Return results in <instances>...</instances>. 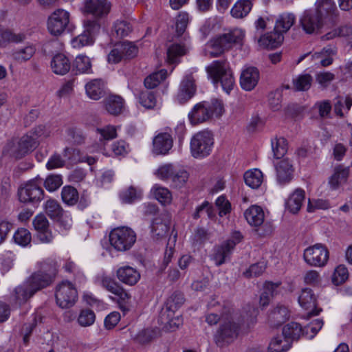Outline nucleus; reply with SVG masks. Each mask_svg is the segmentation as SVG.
Masks as SVG:
<instances>
[{
    "instance_id": "f257e3e1",
    "label": "nucleus",
    "mask_w": 352,
    "mask_h": 352,
    "mask_svg": "<svg viewBox=\"0 0 352 352\" xmlns=\"http://www.w3.org/2000/svg\"><path fill=\"white\" fill-rule=\"evenodd\" d=\"M245 36V31L235 28L228 32L219 34L210 38L205 45L204 54L209 58L218 57L234 46H241Z\"/></svg>"
},
{
    "instance_id": "f03ea898",
    "label": "nucleus",
    "mask_w": 352,
    "mask_h": 352,
    "mask_svg": "<svg viewBox=\"0 0 352 352\" xmlns=\"http://www.w3.org/2000/svg\"><path fill=\"white\" fill-rule=\"evenodd\" d=\"M313 10H305L300 19L303 30L309 34L318 33L324 24V15L333 12L335 6L331 0H320Z\"/></svg>"
},
{
    "instance_id": "7ed1b4c3",
    "label": "nucleus",
    "mask_w": 352,
    "mask_h": 352,
    "mask_svg": "<svg viewBox=\"0 0 352 352\" xmlns=\"http://www.w3.org/2000/svg\"><path fill=\"white\" fill-rule=\"evenodd\" d=\"M208 78L214 86L221 85L222 89L229 93L234 85V78L229 63L225 60L212 61L206 67Z\"/></svg>"
},
{
    "instance_id": "20e7f679",
    "label": "nucleus",
    "mask_w": 352,
    "mask_h": 352,
    "mask_svg": "<svg viewBox=\"0 0 352 352\" xmlns=\"http://www.w3.org/2000/svg\"><path fill=\"white\" fill-rule=\"evenodd\" d=\"M224 105L221 100L212 99L195 104L188 117L193 124L206 122L213 118H220L224 113Z\"/></svg>"
},
{
    "instance_id": "39448f33",
    "label": "nucleus",
    "mask_w": 352,
    "mask_h": 352,
    "mask_svg": "<svg viewBox=\"0 0 352 352\" xmlns=\"http://www.w3.org/2000/svg\"><path fill=\"white\" fill-rule=\"evenodd\" d=\"M222 323L214 336V341L219 347L232 342L237 337L240 323L236 322L238 314L229 313L221 316Z\"/></svg>"
},
{
    "instance_id": "423d86ee",
    "label": "nucleus",
    "mask_w": 352,
    "mask_h": 352,
    "mask_svg": "<svg viewBox=\"0 0 352 352\" xmlns=\"http://www.w3.org/2000/svg\"><path fill=\"white\" fill-rule=\"evenodd\" d=\"M182 302L183 298L180 295L172 296L168 299L160 316L162 322L164 323V328L166 331H175L182 324L183 320L181 315L175 313Z\"/></svg>"
},
{
    "instance_id": "0eeeda50",
    "label": "nucleus",
    "mask_w": 352,
    "mask_h": 352,
    "mask_svg": "<svg viewBox=\"0 0 352 352\" xmlns=\"http://www.w3.org/2000/svg\"><path fill=\"white\" fill-rule=\"evenodd\" d=\"M56 273L57 267L54 262H43L40 263V269L32 273L27 281L35 292H37L51 285Z\"/></svg>"
},
{
    "instance_id": "6e6552de",
    "label": "nucleus",
    "mask_w": 352,
    "mask_h": 352,
    "mask_svg": "<svg viewBox=\"0 0 352 352\" xmlns=\"http://www.w3.org/2000/svg\"><path fill=\"white\" fill-rule=\"evenodd\" d=\"M136 241V234L126 226L113 229L109 234V243L116 250L124 252L130 250Z\"/></svg>"
},
{
    "instance_id": "1a4fd4ad",
    "label": "nucleus",
    "mask_w": 352,
    "mask_h": 352,
    "mask_svg": "<svg viewBox=\"0 0 352 352\" xmlns=\"http://www.w3.org/2000/svg\"><path fill=\"white\" fill-rule=\"evenodd\" d=\"M42 180L35 178L21 185L18 189L19 199L22 203H39L43 198Z\"/></svg>"
},
{
    "instance_id": "9d476101",
    "label": "nucleus",
    "mask_w": 352,
    "mask_h": 352,
    "mask_svg": "<svg viewBox=\"0 0 352 352\" xmlns=\"http://www.w3.org/2000/svg\"><path fill=\"white\" fill-rule=\"evenodd\" d=\"M214 144L212 135L208 131L195 133L190 140V153L195 158L208 156Z\"/></svg>"
},
{
    "instance_id": "9b49d317",
    "label": "nucleus",
    "mask_w": 352,
    "mask_h": 352,
    "mask_svg": "<svg viewBox=\"0 0 352 352\" xmlns=\"http://www.w3.org/2000/svg\"><path fill=\"white\" fill-rule=\"evenodd\" d=\"M55 298L58 307L63 309L70 308L78 300L77 289L71 282L62 281L55 287Z\"/></svg>"
},
{
    "instance_id": "f8f14e48",
    "label": "nucleus",
    "mask_w": 352,
    "mask_h": 352,
    "mask_svg": "<svg viewBox=\"0 0 352 352\" xmlns=\"http://www.w3.org/2000/svg\"><path fill=\"white\" fill-rule=\"evenodd\" d=\"M38 141L32 133L22 136L19 141H10L7 143L3 152L16 157L21 158L26 153L33 151L38 145Z\"/></svg>"
},
{
    "instance_id": "ddd939ff",
    "label": "nucleus",
    "mask_w": 352,
    "mask_h": 352,
    "mask_svg": "<svg viewBox=\"0 0 352 352\" xmlns=\"http://www.w3.org/2000/svg\"><path fill=\"white\" fill-rule=\"evenodd\" d=\"M305 261L314 267H324L329 259V251L321 243H316L307 248L303 254Z\"/></svg>"
},
{
    "instance_id": "4468645a",
    "label": "nucleus",
    "mask_w": 352,
    "mask_h": 352,
    "mask_svg": "<svg viewBox=\"0 0 352 352\" xmlns=\"http://www.w3.org/2000/svg\"><path fill=\"white\" fill-rule=\"evenodd\" d=\"M69 12L63 9H57L47 19V30L54 36L62 34L69 23Z\"/></svg>"
},
{
    "instance_id": "2eb2a0df",
    "label": "nucleus",
    "mask_w": 352,
    "mask_h": 352,
    "mask_svg": "<svg viewBox=\"0 0 352 352\" xmlns=\"http://www.w3.org/2000/svg\"><path fill=\"white\" fill-rule=\"evenodd\" d=\"M138 47L131 42L117 43L108 55V62L118 63L122 60L133 58L138 54Z\"/></svg>"
},
{
    "instance_id": "dca6fc26",
    "label": "nucleus",
    "mask_w": 352,
    "mask_h": 352,
    "mask_svg": "<svg viewBox=\"0 0 352 352\" xmlns=\"http://www.w3.org/2000/svg\"><path fill=\"white\" fill-rule=\"evenodd\" d=\"M118 280L127 286L136 285L141 279V272L135 267L124 263L118 267L116 272Z\"/></svg>"
},
{
    "instance_id": "f3484780",
    "label": "nucleus",
    "mask_w": 352,
    "mask_h": 352,
    "mask_svg": "<svg viewBox=\"0 0 352 352\" xmlns=\"http://www.w3.org/2000/svg\"><path fill=\"white\" fill-rule=\"evenodd\" d=\"M173 146L172 135L167 132L159 133L153 139L151 151L155 155H166Z\"/></svg>"
},
{
    "instance_id": "a211bd4d",
    "label": "nucleus",
    "mask_w": 352,
    "mask_h": 352,
    "mask_svg": "<svg viewBox=\"0 0 352 352\" xmlns=\"http://www.w3.org/2000/svg\"><path fill=\"white\" fill-rule=\"evenodd\" d=\"M110 6L107 0H84L82 11L100 18L108 14Z\"/></svg>"
},
{
    "instance_id": "6ab92c4d",
    "label": "nucleus",
    "mask_w": 352,
    "mask_h": 352,
    "mask_svg": "<svg viewBox=\"0 0 352 352\" xmlns=\"http://www.w3.org/2000/svg\"><path fill=\"white\" fill-rule=\"evenodd\" d=\"M195 91L196 87L192 74H186L180 84L175 99L179 104H184L194 96Z\"/></svg>"
},
{
    "instance_id": "aec40b11",
    "label": "nucleus",
    "mask_w": 352,
    "mask_h": 352,
    "mask_svg": "<svg viewBox=\"0 0 352 352\" xmlns=\"http://www.w3.org/2000/svg\"><path fill=\"white\" fill-rule=\"evenodd\" d=\"M33 226L38 232L37 237L41 242L49 243L53 241L54 236L49 228V222L45 215H36L33 220Z\"/></svg>"
},
{
    "instance_id": "412c9836",
    "label": "nucleus",
    "mask_w": 352,
    "mask_h": 352,
    "mask_svg": "<svg viewBox=\"0 0 352 352\" xmlns=\"http://www.w3.org/2000/svg\"><path fill=\"white\" fill-rule=\"evenodd\" d=\"M298 303L300 307L311 315H318L321 309L316 307V297L312 289L303 288L298 296Z\"/></svg>"
},
{
    "instance_id": "4be33fe9",
    "label": "nucleus",
    "mask_w": 352,
    "mask_h": 352,
    "mask_svg": "<svg viewBox=\"0 0 352 352\" xmlns=\"http://www.w3.org/2000/svg\"><path fill=\"white\" fill-rule=\"evenodd\" d=\"M260 79L259 71L256 67L244 68L240 76V85L245 91H252L257 85Z\"/></svg>"
},
{
    "instance_id": "5701e85b",
    "label": "nucleus",
    "mask_w": 352,
    "mask_h": 352,
    "mask_svg": "<svg viewBox=\"0 0 352 352\" xmlns=\"http://www.w3.org/2000/svg\"><path fill=\"white\" fill-rule=\"evenodd\" d=\"M276 181L280 185L289 184L294 177V168L292 163L284 159L275 165Z\"/></svg>"
},
{
    "instance_id": "b1692460",
    "label": "nucleus",
    "mask_w": 352,
    "mask_h": 352,
    "mask_svg": "<svg viewBox=\"0 0 352 352\" xmlns=\"http://www.w3.org/2000/svg\"><path fill=\"white\" fill-rule=\"evenodd\" d=\"M283 35L276 30L262 35L258 40V45L263 48L274 49L280 45L283 41Z\"/></svg>"
},
{
    "instance_id": "393cba45",
    "label": "nucleus",
    "mask_w": 352,
    "mask_h": 352,
    "mask_svg": "<svg viewBox=\"0 0 352 352\" xmlns=\"http://www.w3.org/2000/svg\"><path fill=\"white\" fill-rule=\"evenodd\" d=\"M281 283L278 281L273 283L271 281H266L263 284V291L261 294L259 299V305L261 307H265L270 302L271 298L277 295L280 291Z\"/></svg>"
},
{
    "instance_id": "a878e982",
    "label": "nucleus",
    "mask_w": 352,
    "mask_h": 352,
    "mask_svg": "<svg viewBox=\"0 0 352 352\" xmlns=\"http://www.w3.org/2000/svg\"><path fill=\"white\" fill-rule=\"evenodd\" d=\"M45 210L51 219L58 221L62 222L63 217L67 218L65 228H69L71 226L72 220L67 215H64L63 209L57 201L54 199L47 200L45 204Z\"/></svg>"
},
{
    "instance_id": "bb28decb",
    "label": "nucleus",
    "mask_w": 352,
    "mask_h": 352,
    "mask_svg": "<svg viewBox=\"0 0 352 352\" xmlns=\"http://www.w3.org/2000/svg\"><path fill=\"white\" fill-rule=\"evenodd\" d=\"M305 198V192L298 188L290 194L285 202L286 208L292 213H297L301 208Z\"/></svg>"
},
{
    "instance_id": "cd10ccee",
    "label": "nucleus",
    "mask_w": 352,
    "mask_h": 352,
    "mask_svg": "<svg viewBox=\"0 0 352 352\" xmlns=\"http://www.w3.org/2000/svg\"><path fill=\"white\" fill-rule=\"evenodd\" d=\"M87 96L92 100H99L105 94V82L102 79H94L88 82L85 86Z\"/></svg>"
},
{
    "instance_id": "c85d7f7f",
    "label": "nucleus",
    "mask_w": 352,
    "mask_h": 352,
    "mask_svg": "<svg viewBox=\"0 0 352 352\" xmlns=\"http://www.w3.org/2000/svg\"><path fill=\"white\" fill-rule=\"evenodd\" d=\"M349 175V168L341 165L334 169L333 175L329 179V185L332 190H336L347 180Z\"/></svg>"
},
{
    "instance_id": "c756f323",
    "label": "nucleus",
    "mask_w": 352,
    "mask_h": 352,
    "mask_svg": "<svg viewBox=\"0 0 352 352\" xmlns=\"http://www.w3.org/2000/svg\"><path fill=\"white\" fill-rule=\"evenodd\" d=\"M51 67L53 72L56 74L65 75L69 71L71 63L65 55L57 54L51 61Z\"/></svg>"
},
{
    "instance_id": "7c9ffc66",
    "label": "nucleus",
    "mask_w": 352,
    "mask_h": 352,
    "mask_svg": "<svg viewBox=\"0 0 352 352\" xmlns=\"http://www.w3.org/2000/svg\"><path fill=\"white\" fill-rule=\"evenodd\" d=\"M35 293V291L26 280L14 289V300L17 304L21 305L25 302L29 298L33 296Z\"/></svg>"
},
{
    "instance_id": "2f4dec72",
    "label": "nucleus",
    "mask_w": 352,
    "mask_h": 352,
    "mask_svg": "<svg viewBox=\"0 0 352 352\" xmlns=\"http://www.w3.org/2000/svg\"><path fill=\"white\" fill-rule=\"evenodd\" d=\"M253 6V0H238L230 10V14L234 19H243L248 15Z\"/></svg>"
},
{
    "instance_id": "473e14b6",
    "label": "nucleus",
    "mask_w": 352,
    "mask_h": 352,
    "mask_svg": "<svg viewBox=\"0 0 352 352\" xmlns=\"http://www.w3.org/2000/svg\"><path fill=\"white\" fill-rule=\"evenodd\" d=\"M244 216L248 223L252 226H260L264 221V212L258 206H250L245 210Z\"/></svg>"
},
{
    "instance_id": "72a5a7b5",
    "label": "nucleus",
    "mask_w": 352,
    "mask_h": 352,
    "mask_svg": "<svg viewBox=\"0 0 352 352\" xmlns=\"http://www.w3.org/2000/svg\"><path fill=\"white\" fill-rule=\"evenodd\" d=\"M151 194L163 206H168L173 200L172 192L164 186L160 184H155L151 189Z\"/></svg>"
},
{
    "instance_id": "f704fd0d",
    "label": "nucleus",
    "mask_w": 352,
    "mask_h": 352,
    "mask_svg": "<svg viewBox=\"0 0 352 352\" xmlns=\"http://www.w3.org/2000/svg\"><path fill=\"white\" fill-rule=\"evenodd\" d=\"M233 245L234 243L229 244L224 242L221 245L214 248L212 260L217 266L224 263L227 258H229L233 250Z\"/></svg>"
},
{
    "instance_id": "c9c22d12",
    "label": "nucleus",
    "mask_w": 352,
    "mask_h": 352,
    "mask_svg": "<svg viewBox=\"0 0 352 352\" xmlns=\"http://www.w3.org/2000/svg\"><path fill=\"white\" fill-rule=\"evenodd\" d=\"M124 107V100L119 96L112 95L105 99V108L110 114L121 113Z\"/></svg>"
},
{
    "instance_id": "e433bc0d",
    "label": "nucleus",
    "mask_w": 352,
    "mask_h": 352,
    "mask_svg": "<svg viewBox=\"0 0 352 352\" xmlns=\"http://www.w3.org/2000/svg\"><path fill=\"white\" fill-rule=\"evenodd\" d=\"M36 52L34 45L30 44L24 47L16 49L11 53L12 58L17 62L22 63L30 60Z\"/></svg>"
},
{
    "instance_id": "4c0bfd02",
    "label": "nucleus",
    "mask_w": 352,
    "mask_h": 352,
    "mask_svg": "<svg viewBox=\"0 0 352 352\" xmlns=\"http://www.w3.org/2000/svg\"><path fill=\"white\" fill-rule=\"evenodd\" d=\"M263 175L258 168L247 170L244 174V180L248 186L252 188H258L262 184Z\"/></svg>"
},
{
    "instance_id": "58836bf2",
    "label": "nucleus",
    "mask_w": 352,
    "mask_h": 352,
    "mask_svg": "<svg viewBox=\"0 0 352 352\" xmlns=\"http://www.w3.org/2000/svg\"><path fill=\"white\" fill-rule=\"evenodd\" d=\"M295 21L296 18L293 14L283 13L277 19L274 28L283 35V33L291 28Z\"/></svg>"
},
{
    "instance_id": "ea45409f",
    "label": "nucleus",
    "mask_w": 352,
    "mask_h": 352,
    "mask_svg": "<svg viewBox=\"0 0 352 352\" xmlns=\"http://www.w3.org/2000/svg\"><path fill=\"white\" fill-rule=\"evenodd\" d=\"M291 347V342L281 336L274 337L270 340L268 352H287Z\"/></svg>"
},
{
    "instance_id": "a19ab883",
    "label": "nucleus",
    "mask_w": 352,
    "mask_h": 352,
    "mask_svg": "<svg viewBox=\"0 0 352 352\" xmlns=\"http://www.w3.org/2000/svg\"><path fill=\"white\" fill-rule=\"evenodd\" d=\"M142 190L140 188L130 186L123 190L120 194V198L122 203L131 204L141 199Z\"/></svg>"
},
{
    "instance_id": "79ce46f5",
    "label": "nucleus",
    "mask_w": 352,
    "mask_h": 352,
    "mask_svg": "<svg viewBox=\"0 0 352 352\" xmlns=\"http://www.w3.org/2000/svg\"><path fill=\"white\" fill-rule=\"evenodd\" d=\"M283 335L289 341V340H298L301 336H303V330L300 324L291 322L283 327Z\"/></svg>"
},
{
    "instance_id": "37998d69",
    "label": "nucleus",
    "mask_w": 352,
    "mask_h": 352,
    "mask_svg": "<svg viewBox=\"0 0 352 352\" xmlns=\"http://www.w3.org/2000/svg\"><path fill=\"white\" fill-rule=\"evenodd\" d=\"M312 82L313 78L310 74H299L293 78V88L296 91H305L311 87Z\"/></svg>"
},
{
    "instance_id": "c03bdc74",
    "label": "nucleus",
    "mask_w": 352,
    "mask_h": 352,
    "mask_svg": "<svg viewBox=\"0 0 352 352\" xmlns=\"http://www.w3.org/2000/svg\"><path fill=\"white\" fill-rule=\"evenodd\" d=\"M187 51V48L184 45L174 43L167 49V62L169 63H175L178 58L184 56Z\"/></svg>"
},
{
    "instance_id": "a18cd8bd",
    "label": "nucleus",
    "mask_w": 352,
    "mask_h": 352,
    "mask_svg": "<svg viewBox=\"0 0 352 352\" xmlns=\"http://www.w3.org/2000/svg\"><path fill=\"white\" fill-rule=\"evenodd\" d=\"M188 178L189 173L187 170L184 168L177 167L170 181L174 188H181L186 186Z\"/></svg>"
},
{
    "instance_id": "49530a36",
    "label": "nucleus",
    "mask_w": 352,
    "mask_h": 352,
    "mask_svg": "<svg viewBox=\"0 0 352 352\" xmlns=\"http://www.w3.org/2000/svg\"><path fill=\"white\" fill-rule=\"evenodd\" d=\"M160 334L157 328L145 329L138 332L134 339L139 343L146 344L157 338Z\"/></svg>"
},
{
    "instance_id": "de8ad7c7",
    "label": "nucleus",
    "mask_w": 352,
    "mask_h": 352,
    "mask_svg": "<svg viewBox=\"0 0 352 352\" xmlns=\"http://www.w3.org/2000/svg\"><path fill=\"white\" fill-rule=\"evenodd\" d=\"M177 166L171 163L160 165L155 171V175L163 181L170 180Z\"/></svg>"
},
{
    "instance_id": "09e8293b",
    "label": "nucleus",
    "mask_w": 352,
    "mask_h": 352,
    "mask_svg": "<svg viewBox=\"0 0 352 352\" xmlns=\"http://www.w3.org/2000/svg\"><path fill=\"white\" fill-rule=\"evenodd\" d=\"M166 76L167 71L165 69L154 72L144 79V85L148 89H153L164 80Z\"/></svg>"
},
{
    "instance_id": "8fccbe9b",
    "label": "nucleus",
    "mask_w": 352,
    "mask_h": 352,
    "mask_svg": "<svg viewBox=\"0 0 352 352\" xmlns=\"http://www.w3.org/2000/svg\"><path fill=\"white\" fill-rule=\"evenodd\" d=\"M23 34H14L8 30L0 28V46L4 45L9 42L19 43L25 39Z\"/></svg>"
},
{
    "instance_id": "3c124183",
    "label": "nucleus",
    "mask_w": 352,
    "mask_h": 352,
    "mask_svg": "<svg viewBox=\"0 0 352 352\" xmlns=\"http://www.w3.org/2000/svg\"><path fill=\"white\" fill-rule=\"evenodd\" d=\"M74 67L80 73H91V63L90 58L82 54L77 56L74 62Z\"/></svg>"
},
{
    "instance_id": "603ef678",
    "label": "nucleus",
    "mask_w": 352,
    "mask_h": 352,
    "mask_svg": "<svg viewBox=\"0 0 352 352\" xmlns=\"http://www.w3.org/2000/svg\"><path fill=\"white\" fill-rule=\"evenodd\" d=\"M63 201L67 205H74L78 200V192L76 188L70 186H64L61 191Z\"/></svg>"
},
{
    "instance_id": "864d4df0",
    "label": "nucleus",
    "mask_w": 352,
    "mask_h": 352,
    "mask_svg": "<svg viewBox=\"0 0 352 352\" xmlns=\"http://www.w3.org/2000/svg\"><path fill=\"white\" fill-rule=\"evenodd\" d=\"M272 147L274 156L276 159L283 157L287 151V142L285 138H280L272 141Z\"/></svg>"
},
{
    "instance_id": "5fc2aeb1",
    "label": "nucleus",
    "mask_w": 352,
    "mask_h": 352,
    "mask_svg": "<svg viewBox=\"0 0 352 352\" xmlns=\"http://www.w3.org/2000/svg\"><path fill=\"white\" fill-rule=\"evenodd\" d=\"M169 227L166 221H163L160 218H155L151 224V232L153 236L157 237L164 236L168 231Z\"/></svg>"
},
{
    "instance_id": "6e6d98bb",
    "label": "nucleus",
    "mask_w": 352,
    "mask_h": 352,
    "mask_svg": "<svg viewBox=\"0 0 352 352\" xmlns=\"http://www.w3.org/2000/svg\"><path fill=\"white\" fill-rule=\"evenodd\" d=\"M96 319L95 314L93 311L85 309L80 311L78 318V324L83 327H89L92 325Z\"/></svg>"
},
{
    "instance_id": "4d7b16f0",
    "label": "nucleus",
    "mask_w": 352,
    "mask_h": 352,
    "mask_svg": "<svg viewBox=\"0 0 352 352\" xmlns=\"http://www.w3.org/2000/svg\"><path fill=\"white\" fill-rule=\"evenodd\" d=\"M323 326V321L320 319H315L305 327L303 336L309 339L313 338Z\"/></svg>"
},
{
    "instance_id": "13d9d810",
    "label": "nucleus",
    "mask_w": 352,
    "mask_h": 352,
    "mask_svg": "<svg viewBox=\"0 0 352 352\" xmlns=\"http://www.w3.org/2000/svg\"><path fill=\"white\" fill-rule=\"evenodd\" d=\"M14 242L23 247L27 246L32 240L31 233L25 228L18 229L13 236Z\"/></svg>"
},
{
    "instance_id": "bf43d9fd",
    "label": "nucleus",
    "mask_w": 352,
    "mask_h": 352,
    "mask_svg": "<svg viewBox=\"0 0 352 352\" xmlns=\"http://www.w3.org/2000/svg\"><path fill=\"white\" fill-rule=\"evenodd\" d=\"M139 102L146 109H153L156 105L157 99L153 92L144 91L139 96Z\"/></svg>"
},
{
    "instance_id": "052dcab7",
    "label": "nucleus",
    "mask_w": 352,
    "mask_h": 352,
    "mask_svg": "<svg viewBox=\"0 0 352 352\" xmlns=\"http://www.w3.org/2000/svg\"><path fill=\"white\" fill-rule=\"evenodd\" d=\"M349 277L347 268L343 265H338L334 270L332 276V283L335 285H340L344 283Z\"/></svg>"
},
{
    "instance_id": "680f3d73",
    "label": "nucleus",
    "mask_w": 352,
    "mask_h": 352,
    "mask_svg": "<svg viewBox=\"0 0 352 352\" xmlns=\"http://www.w3.org/2000/svg\"><path fill=\"white\" fill-rule=\"evenodd\" d=\"M221 20L217 16L210 17L208 19L200 28V32L203 36L206 38L211 31L216 28H219L221 25Z\"/></svg>"
},
{
    "instance_id": "e2e57ef3",
    "label": "nucleus",
    "mask_w": 352,
    "mask_h": 352,
    "mask_svg": "<svg viewBox=\"0 0 352 352\" xmlns=\"http://www.w3.org/2000/svg\"><path fill=\"white\" fill-rule=\"evenodd\" d=\"M113 31L118 37L127 36L132 31L131 23L126 21H117L113 25Z\"/></svg>"
},
{
    "instance_id": "0e129e2a",
    "label": "nucleus",
    "mask_w": 352,
    "mask_h": 352,
    "mask_svg": "<svg viewBox=\"0 0 352 352\" xmlns=\"http://www.w3.org/2000/svg\"><path fill=\"white\" fill-rule=\"evenodd\" d=\"M99 285L109 292L113 294L120 285L112 277L107 275H102L98 278Z\"/></svg>"
},
{
    "instance_id": "69168bd1",
    "label": "nucleus",
    "mask_w": 352,
    "mask_h": 352,
    "mask_svg": "<svg viewBox=\"0 0 352 352\" xmlns=\"http://www.w3.org/2000/svg\"><path fill=\"white\" fill-rule=\"evenodd\" d=\"M330 207V203L327 199H312L308 201L307 211L314 212L317 210H327Z\"/></svg>"
},
{
    "instance_id": "338daca9",
    "label": "nucleus",
    "mask_w": 352,
    "mask_h": 352,
    "mask_svg": "<svg viewBox=\"0 0 352 352\" xmlns=\"http://www.w3.org/2000/svg\"><path fill=\"white\" fill-rule=\"evenodd\" d=\"M62 184L63 179L60 175H50L44 182L45 188L50 192L56 190Z\"/></svg>"
},
{
    "instance_id": "774afa93",
    "label": "nucleus",
    "mask_w": 352,
    "mask_h": 352,
    "mask_svg": "<svg viewBox=\"0 0 352 352\" xmlns=\"http://www.w3.org/2000/svg\"><path fill=\"white\" fill-rule=\"evenodd\" d=\"M322 58H320V66L327 67L333 63V56L336 53V50L334 47L327 46L324 47L320 52Z\"/></svg>"
}]
</instances>
